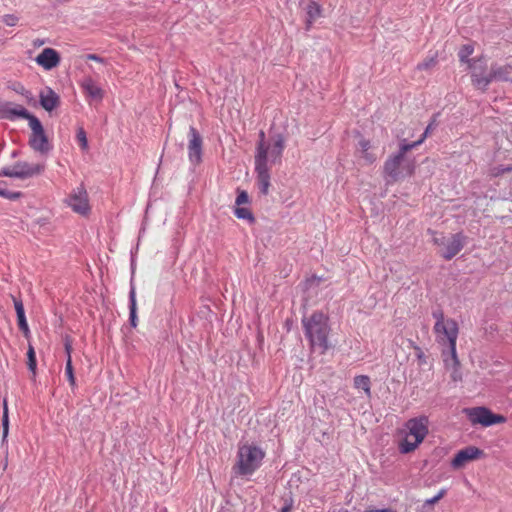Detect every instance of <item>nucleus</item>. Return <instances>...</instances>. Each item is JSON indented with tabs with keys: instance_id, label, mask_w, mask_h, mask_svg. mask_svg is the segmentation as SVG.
Listing matches in <instances>:
<instances>
[{
	"instance_id": "f257e3e1",
	"label": "nucleus",
	"mask_w": 512,
	"mask_h": 512,
	"mask_svg": "<svg viewBox=\"0 0 512 512\" xmlns=\"http://www.w3.org/2000/svg\"><path fill=\"white\" fill-rule=\"evenodd\" d=\"M302 327L311 350L325 354L331 347L329 335L331 327L328 315L322 311H314L310 316L302 318Z\"/></svg>"
},
{
	"instance_id": "f03ea898",
	"label": "nucleus",
	"mask_w": 512,
	"mask_h": 512,
	"mask_svg": "<svg viewBox=\"0 0 512 512\" xmlns=\"http://www.w3.org/2000/svg\"><path fill=\"white\" fill-rule=\"evenodd\" d=\"M259 140L256 145L255 153V173L256 183L260 193L264 196L268 195L271 186L270 168L268 166V152L270 143L266 142L265 132L260 130Z\"/></svg>"
},
{
	"instance_id": "7ed1b4c3",
	"label": "nucleus",
	"mask_w": 512,
	"mask_h": 512,
	"mask_svg": "<svg viewBox=\"0 0 512 512\" xmlns=\"http://www.w3.org/2000/svg\"><path fill=\"white\" fill-rule=\"evenodd\" d=\"M433 318L436 320L434 325V332L437 335L438 342L447 343L452 359L455 363H459L456 354V341L458 337V324L456 320L449 318L445 320L444 312L442 309H437L432 312Z\"/></svg>"
},
{
	"instance_id": "20e7f679",
	"label": "nucleus",
	"mask_w": 512,
	"mask_h": 512,
	"mask_svg": "<svg viewBox=\"0 0 512 512\" xmlns=\"http://www.w3.org/2000/svg\"><path fill=\"white\" fill-rule=\"evenodd\" d=\"M265 452L253 444H244L237 452V462L233 469L235 474L247 476L253 474L262 464Z\"/></svg>"
},
{
	"instance_id": "39448f33",
	"label": "nucleus",
	"mask_w": 512,
	"mask_h": 512,
	"mask_svg": "<svg viewBox=\"0 0 512 512\" xmlns=\"http://www.w3.org/2000/svg\"><path fill=\"white\" fill-rule=\"evenodd\" d=\"M422 142L423 138H420L419 140L412 143H408L405 139H403L399 145V150L395 154L389 156L385 161L383 166L384 174L391 178L392 181H397L400 176L399 168L404 161L405 154L422 144Z\"/></svg>"
},
{
	"instance_id": "423d86ee",
	"label": "nucleus",
	"mask_w": 512,
	"mask_h": 512,
	"mask_svg": "<svg viewBox=\"0 0 512 512\" xmlns=\"http://www.w3.org/2000/svg\"><path fill=\"white\" fill-rule=\"evenodd\" d=\"M464 412L473 425L479 424L483 427L505 423L507 420L505 416L495 414L485 406L466 408Z\"/></svg>"
},
{
	"instance_id": "0eeeda50",
	"label": "nucleus",
	"mask_w": 512,
	"mask_h": 512,
	"mask_svg": "<svg viewBox=\"0 0 512 512\" xmlns=\"http://www.w3.org/2000/svg\"><path fill=\"white\" fill-rule=\"evenodd\" d=\"M476 81L478 84L483 85L484 89H488V86L493 81L512 82V64L499 65L498 63H493L487 78L481 77Z\"/></svg>"
},
{
	"instance_id": "6e6552de",
	"label": "nucleus",
	"mask_w": 512,
	"mask_h": 512,
	"mask_svg": "<svg viewBox=\"0 0 512 512\" xmlns=\"http://www.w3.org/2000/svg\"><path fill=\"white\" fill-rule=\"evenodd\" d=\"M66 203L78 214L87 215L90 212L88 194L83 185L68 196Z\"/></svg>"
},
{
	"instance_id": "1a4fd4ad",
	"label": "nucleus",
	"mask_w": 512,
	"mask_h": 512,
	"mask_svg": "<svg viewBox=\"0 0 512 512\" xmlns=\"http://www.w3.org/2000/svg\"><path fill=\"white\" fill-rule=\"evenodd\" d=\"M188 136V157L192 164L197 165L202 161L203 139L194 126H190Z\"/></svg>"
},
{
	"instance_id": "9d476101",
	"label": "nucleus",
	"mask_w": 512,
	"mask_h": 512,
	"mask_svg": "<svg viewBox=\"0 0 512 512\" xmlns=\"http://www.w3.org/2000/svg\"><path fill=\"white\" fill-rule=\"evenodd\" d=\"M485 455L484 451L475 446H467L459 450L451 460L454 469L462 468L467 462L480 459Z\"/></svg>"
},
{
	"instance_id": "9b49d317",
	"label": "nucleus",
	"mask_w": 512,
	"mask_h": 512,
	"mask_svg": "<svg viewBox=\"0 0 512 512\" xmlns=\"http://www.w3.org/2000/svg\"><path fill=\"white\" fill-rule=\"evenodd\" d=\"M467 236L462 232L452 234L447 240L445 248L440 252L441 257L449 261L454 258L466 245Z\"/></svg>"
},
{
	"instance_id": "f8f14e48",
	"label": "nucleus",
	"mask_w": 512,
	"mask_h": 512,
	"mask_svg": "<svg viewBox=\"0 0 512 512\" xmlns=\"http://www.w3.org/2000/svg\"><path fill=\"white\" fill-rule=\"evenodd\" d=\"M406 427L409 430L408 436H413L417 443H421L428 434V418L420 416L409 419Z\"/></svg>"
},
{
	"instance_id": "ddd939ff",
	"label": "nucleus",
	"mask_w": 512,
	"mask_h": 512,
	"mask_svg": "<svg viewBox=\"0 0 512 512\" xmlns=\"http://www.w3.org/2000/svg\"><path fill=\"white\" fill-rule=\"evenodd\" d=\"M300 6L306 14L305 30L309 31L315 22L322 14V7L314 0H300Z\"/></svg>"
},
{
	"instance_id": "4468645a",
	"label": "nucleus",
	"mask_w": 512,
	"mask_h": 512,
	"mask_svg": "<svg viewBox=\"0 0 512 512\" xmlns=\"http://www.w3.org/2000/svg\"><path fill=\"white\" fill-rule=\"evenodd\" d=\"M36 63L45 70H52L60 64L61 57L58 51L53 48H45L35 58Z\"/></svg>"
},
{
	"instance_id": "2eb2a0df",
	"label": "nucleus",
	"mask_w": 512,
	"mask_h": 512,
	"mask_svg": "<svg viewBox=\"0 0 512 512\" xmlns=\"http://www.w3.org/2000/svg\"><path fill=\"white\" fill-rule=\"evenodd\" d=\"M15 178L27 179L35 175L41 174L45 170L43 164H29L24 161L16 162L14 165Z\"/></svg>"
},
{
	"instance_id": "dca6fc26",
	"label": "nucleus",
	"mask_w": 512,
	"mask_h": 512,
	"mask_svg": "<svg viewBox=\"0 0 512 512\" xmlns=\"http://www.w3.org/2000/svg\"><path fill=\"white\" fill-rule=\"evenodd\" d=\"M39 103L47 112H51L60 105L59 95L50 87H45L39 93Z\"/></svg>"
},
{
	"instance_id": "f3484780",
	"label": "nucleus",
	"mask_w": 512,
	"mask_h": 512,
	"mask_svg": "<svg viewBox=\"0 0 512 512\" xmlns=\"http://www.w3.org/2000/svg\"><path fill=\"white\" fill-rule=\"evenodd\" d=\"M469 67L472 69V73H471L472 84L476 88L485 92L487 89H484L483 85L478 84V82L476 80L480 79L481 77L487 78V74L485 73L486 69H487L486 60L483 57H479L477 59H472V63L469 65Z\"/></svg>"
},
{
	"instance_id": "a211bd4d",
	"label": "nucleus",
	"mask_w": 512,
	"mask_h": 512,
	"mask_svg": "<svg viewBox=\"0 0 512 512\" xmlns=\"http://www.w3.org/2000/svg\"><path fill=\"white\" fill-rule=\"evenodd\" d=\"M285 148V138L282 134L272 137V144L268 152V162L276 164L281 162L282 154Z\"/></svg>"
},
{
	"instance_id": "6ab92c4d",
	"label": "nucleus",
	"mask_w": 512,
	"mask_h": 512,
	"mask_svg": "<svg viewBox=\"0 0 512 512\" xmlns=\"http://www.w3.org/2000/svg\"><path fill=\"white\" fill-rule=\"evenodd\" d=\"M29 145L34 151L42 154H47L52 149L45 131L41 132V134H31Z\"/></svg>"
},
{
	"instance_id": "aec40b11",
	"label": "nucleus",
	"mask_w": 512,
	"mask_h": 512,
	"mask_svg": "<svg viewBox=\"0 0 512 512\" xmlns=\"http://www.w3.org/2000/svg\"><path fill=\"white\" fill-rule=\"evenodd\" d=\"M81 87L86 94L87 97L92 100L100 102L103 99L104 92L100 86H98L95 81L88 77L85 78L81 84Z\"/></svg>"
},
{
	"instance_id": "412c9836",
	"label": "nucleus",
	"mask_w": 512,
	"mask_h": 512,
	"mask_svg": "<svg viewBox=\"0 0 512 512\" xmlns=\"http://www.w3.org/2000/svg\"><path fill=\"white\" fill-rule=\"evenodd\" d=\"M0 111L3 112V117L14 120L16 118L27 119L30 115V112L21 105H16L14 107H10V103H5L1 105Z\"/></svg>"
},
{
	"instance_id": "4be33fe9",
	"label": "nucleus",
	"mask_w": 512,
	"mask_h": 512,
	"mask_svg": "<svg viewBox=\"0 0 512 512\" xmlns=\"http://www.w3.org/2000/svg\"><path fill=\"white\" fill-rule=\"evenodd\" d=\"M129 321L132 327L137 326V307H136V293L134 287H131L129 292Z\"/></svg>"
},
{
	"instance_id": "5701e85b",
	"label": "nucleus",
	"mask_w": 512,
	"mask_h": 512,
	"mask_svg": "<svg viewBox=\"0 0 512 512\" xmlns=\"http://www.w3.org/2000/svg\"><path fill=\"white\" fill-rule=\"evenodd\" d=\"M354 387L356 389H362L367 397H371V381L367 375L354 377Z\"/></svg>"
},
{
	"instance_id": "b1692460",
	"label": "nucleus",
	"mask_w": 512,
	"mask_h": 512,
	"mask_svg": "<svg viewBox=\"0 0 512 512\" xmlns=\"http://www.w3.org/2000/svg\"><path fill=\"white\" fill-rule=\"evenodd\" d=\"M234 214L238 219L247 220L250 224H254L256 221L255 216L249 208L236 207L234 209Z\"/></svg>"
},
{
	"instance_id": "393cba45",
	"label": "nucleus",
	"mask_w": 512,
	"mask_h": 512,
	"mask_svg": "<svg viewBox=\"0 0 512 512\" xmlns=\"http://www.w3.org/2000/svg\"><path fill=\"white\" fill-rule=\"evenodd\" d=\"M27 366L28 369L32 372L33 377L36 375V368H37V360H36V354L34 347L29 344L28 350H27Z\"/></svg>"
},
{
	"instance_id": "a878e982",
	"label": "nucleus",
	"mask_w": 512,
	"mask_h": 512,
	"mask_svg": "<svg viewBox=\"0 0 512 512\" xmlns=\"http://www.w3.org/2000/svg\"><path fill=\"white\" fill-rule=\"evenodd\" d=\"M14 90L18 94L22 95L26 99V101L29 105H33V106L36 105V99H35L34 95L32 94V92L27 90L22 84L18 83L15 86Z\"/></svg>"
},
{
	"instance_id": "bb28decb",
	"label": "nucleus",
	"mask_w": 512,
	"mask_h": 512,
	"mask_svg": "<svg viewBox=\"0 0 512 512\" xmlns=\"http://www.w3.org/2000/svg\"><path fill=\"white\" fill-rule=\"evenodd\" d=\"M473 51L474 47L472 45H463L458 52L459 60L470 65L472 63V59H469V56L473 53Z\"/></svg>"
},
{
	"instance_id": "cd10ccee",
	"label": "nucleus",
	"mask_w": 512,
	"mask_h": 512,
	"mask_svg": "<svg viewBox=\"0 0 512 512\" xmlns=\"http://www.w3.org/2000/svg\"><path fill=\"white\" fill-rule=\"evenodd\" d=\"M420 443H417L416 440L413 442L408 439V437L404 438L399 444V451L402 454H408L414 451Z\"/></svg>"
},
{
	"instance_id": "c85d7f7f",
	"label": "nucleus",
	"mask_w": 512,
	"mask_h": 512,
	"mask_svg": "<svg viewBox=\"0 0 512 512\" xmlns=\"http://www.w3.org/2000/svg\"><path fill=\"white\" fill-rule=\"evenodd\" d=\"M26 120H28L29 126L32 130L31 134H41V132L45 131L41 121L35 115L30 113Z\"/></svg>"
},
{
	"instance_id": "c756f323",
	"label": "nucleus",
	"mask_w": 512,
	"mask_h": 512,
	"mask_svg": "<svg viewBox=\"0 0 512 512\" xmlns=\"http://www.w3.org/2000/svg\"><path fill=\"white\" fill-rule=\"evenodd\" d=\"M2 430L3 440L7 437L9 431V416H8V405L6 398L3 400V415H2Z\"/></svg>"
},
{
	"instance_id": "7c9ffc66",
	"label": "nucleus",
	"mask_w": 512,
	"mask_h": 512,
	"mask_svg": "<svg viewBox=\"0 0 512 512\" xmlns=\"http://www.w3.org/2000/svg\"><path fill=\"white\" fill-rule=\"evenodd\" d=\"M436 64H437V58H436V56H432V57H428V58L424 59L422 62L418 63L416 69L419 71L429 70V69L435 67Z\"/></svg>"
},
{
	"instance_id": "2f4dec72",
	"label": "nucleus",
	"mask_w": 512,
	"mask_h": 512,
	"mask_svg": "<svg viewBox=\"0 0 512 512\" xmlns=\"http://www.w3.org/2000/svg\"><path fill=\"white\" fill-rule=\"evenodd\" d=\"M65 374L68 378V381L72 387L76 385V379L74 376V369L72 365V358L69 356V359L66 360V366H65Z\"/></svg>"
},
{
	"instance_id": "473e14b6",
	"label": "nucleus",
	"mask_w": 512,
	"mask_h": 512,
	"mask_svg": "<svg viewBox=\"0 0 512 512\" xmlns=\"http://www.w3.org/2000/svg\"><path fill=\"white\" fill-rule=\"evenodd\" d=\"M12 301L14 303V308L16 311L17 318L25 317V309L23 305V301L21 298H17L14 295H11Z\"/></svg>"
},
{
	"instance_id": "72a5a7b5",
	"label": "nucleus",
	"mask_w": 512,
	"mask_h": 512,
	"mask_svg": "<svg viewBox=\"0 0 512 512\" xmlns=\"http://www.w3.org/2000/svg\"><path fill=\"white\" fill-rule=\"evenodd\" d=\"M23 196V193L20 191H9L6 189L0 188V197L9 199V200H17Z\"/></svg>"
},
{
	"instance_id": "f704fd0d",
	"label": "nucleus",
	"mask_w": 512,
	"mask_h": 512,
	"mask_svg": "<svg viewBox=\"0 0 512 512\" xmlns=\"http://www.w3.org/2000/svg\"><path fill=\"white\" fill-rule=\"evenodd\" d=\"M237 193L238 194H237V197H236V200H235V204H236L237 207H240L243 204L250 203L249 195H248V193L245 190L238 189Z\"/></svg>"
},
{
	"instance_id": "c9c22d12",
	"label": "nucleus",
	"mask_w": 512,
	"mask_h": 512,
	"mask_svg": "<svg viewBox=\"0 0 512 512\" xmlns=\"http://www.w3.org/2000/svg\"><path fill=\"white\" fill-rule=\"evenodd\" d=\"M17 323H18L19 329L23 332L24 336L26 338H29V336H30V329H29V326H28V323H27V320H26V316L25 317H21V318H17Z\"/></svg>"
},
{
	"instance_id": "e433bc0d",
	"label": "nucleus",
	"mask_w": 512,
	"mask_h": 512,
	"mask_svg": "<svg viewBox=\"0 0 512 512\" xmlns=\"http://www.w3.org/2000/svg\"><path fill=\"white\" fill-rule=\"evenodd\" d=\"M17 323H18L19 329L23 332L24 336L26 338H29V336H30V329H29V326H28V323H27V320H26V316L25 317H21V318H17Z\"/></svg>"
},
{
	"instance_id": "4c0bfd02",
	"label": "nucleus",
	"mask_w": 512,
	"mask_h": 512,
	"mask_svg": "<svg viewBox=\"0 0 512 512\" xmlns=\"http://www.w3.org/2000/svg\"><path fill=\"white\" fill-rule=\"evenodd\" d=\"M76 138H77L81 148L87 149L88 142H87L86 132L84 131L83 128H79V130L77 131Z\"/></svg>"
},
{
	"instance_id": "58836bf2",
	"label": "nucleus",
	"mask_w": 512,
	"mask_h": 512,
	"mask_svg": "<svg viewBox=\"0 0 512 512\" xmlns=\"http://www.w3.org/2000/svg\"><path fill=\"white\" fill-rule=\"evenodd\" d=\"M19 18L14 14H5L3 16V22L7 26H15L18 23Z\"/></svg>"
},
{
	"instance_id": "ea45409f",
	"label": "nucleus",
	"mask_w": 512,
	"mask_h": 512,
	"mask_svg": "<svg viewBox=\"0 0 512 512\" xmlns=\"http://www.w3.org/2000/svg\"><path fill=\"white\" fill-rule=\"evenodd\" d=\"M445 494H446V490L441 489L437 495H435L434 497H432L430 499H427L424 503V506L433 505V504L437 503L440 499H442L444 497Z\"/></svg>"
},
{
	"instance_id": "a19ab883",
	"label": "nucleus",
	"mask_w": 512,
	"mask_h": 512,
	"mask_svg": "<svg viewBox=\"0 0 512 512\" xmlns=\"http://www.w3.org/2000/svg\"><path fill=\"white\" fill-rule=\"evenodd\" d=\"M510 171H512L511 166L504 167V166L500 165V166L493 168L492 175L495 177H498V176L503 175L504 173L510 172Z\"/></svg>"
},
{
	"instance_id": "79ce46f5",
	"label": "nucleus",
	"mask_w": 512,
	"mask_h": 512,
	"mask_svg": "<svg viewBox=\"0 0 512 512\" xmlns=\"http://www.w3.org/2000/svg\"><path fill=\"white\" fill-rule=\"evenodd\" d=\"M293 508V499L291 496L284 498V506L279 512H291Z\"/></svg>"
},
{
	"instance_id": "37998d69",
	"label": "nucleus",
	"mask_w": 512,
	"mask_h": 512,
	"mask_svg": "<svg viewBox=\"0 0 512 512\" xmlns=\"http://www.w3.org/2000/svg\"><path fill=\"white\" fill-rule=\"evenodd\" d=\"M1 176L15 178V170H14V167H13L12 169H10V168H8V167L2 168V169L0 170V177H1Z\"/></svg>"
},
{
	"instance_id": "c03bdc74",
	"label": "nucleus",
	"mask_w": 512,
	"mask_h": 512,
	"mask_svg": "<svg viewBox=\"0 0 512 512\" xmlns=\"http://www.w3.org/2000/svg\"><path fill=\"white\" fill-rule=\"evenodd\" d=\"M414 349L416 351V357L419 360V363L420 364L426 363V356H425L424 352L422 351V349L418 346H415Z\"/></svg>"
},
{
	"instance_id": "a18cd8bd",
	"label": "nucleus",
	"mask_w": 512,
	"mask_h": 512,
	"mask_svg": "<svg viewBox=\"0 0 512 512\" xmlns=\"http://www.w3.org/2000/svg\"><path fill=\"white\" fill-rule=\"evenodd\" d=\"M447 240L448 239H446V237L443 234H441L440 237H434L433 242H434L435 245L443 246L445 248Z\"/></svg>"
},
{
	"instance_id": "49530a36",
	"label": "nucleus",
	"mask_w": 512,
	"mask_h": 512,
	"mask_svg": "<svg viewBox=\"0 0 512 512\" xmlns=\"http://www.w3.org/2000/svg\"><path fill=\"white\" fill-rule=\"evenodd\" d=\"M64 349L67 354V359H69V356H71V353H72V343L69 338L65 339Z\"/></svg>"
},
{
	"instance_id": "de8ad7c7",
	"label": "nucleus",
	"mask_w": 512,
	"mask_h": 512,
	"mask_svg": "<svg viewBox=\"0 0 512 512\" xmlns=\"http://www.w3.org/2000/svg\"><path fill=\"white\" fill-rule=\"evenodd\" d=\"M359 147L361 148L362 152H367L370 148V141L366 139H361L359 141Z\"/></svg>"
},
{
	"instance_id": "09e8293b",
	"label": "nucleus",
	"mask_w": 512,
	"mask_h": 512,
	"mask_svg": "<svg viewBox=\"0 0 512 512\" xmlns=\"http://www.w3.org/2000/svg\"><path fill=\"white\" fill-rule=\"evenodd\" d=\"M87 59L88 60L97 61V62H100V63L104 62V59L101 58L100 56L96 55V54H88L87 55Z\"/></svg>"
},
{
	"instance_id": "8fccbe9b",
	"label": "nucleus",
	"mask_w": 512,
	"mask_h": 512,
	"mask_svg": "<svg viewBox=\"0 0 512 512\" xmlns=\"http://www.w3.org/2000/svg\"><path fill=\"white\" fill-rule=\"evenodd\" d=\"M363 157L369 162V163H373L375 161V156L371 153H369L368 151L367 152H363Z\"/></svg>"
},
{
	"instance_id": "3c124183",
	"label": "nucleus",
	"mask_w": 512,
	"mask_h": 512,
	"mask_svg": "<svg viewBox=\"0 0 512 512\" xmlns=\"http://www.w3.org/2000/svg\"><path fill=\"white\" fill-rule=\"evenodd\" d=\"M364 512H396V511H394L391 508H385V509H370V510H366Z\"/></svg>"
},
{
	"instance_id": "603ef678",
	"label": "nucleus",
	"mask_w": 512,
	"mask_h": 512,
	"mask_svg": "<svg viewBox=\"0 0 512 512\" xmlns=\"http://www.w3.org/2000/svg\"><path fill=\"white\" fill-rule=\"evenodd\" d=\"M431 127H432V124H429L427 126V128L425 129L424 133L422 134V136L420 138H423V141L425 140V138L427 137L429 131H431Z\"/></svg>"
},
{
	"instance_id": "864d4df0",
	"label": "nucleus",
	"mask_w": 512,
	"mask_h": 512,
	"mask_svg": "<svg viewBox=\"0 0 512 512\" xmlns=\"http://www.w3.org/2000/svg\"><path fill=\"white\" fill-rule=\"evenodd\" d=\"M45 43L44 40L37 39L34 41V46H41Z\"/></svg>"
},
{
	"instance_id": "5fc2aeb1",
	"label": "nucleus",
	"mask_w": 512,
	"mask_h": 512,
	"mask_svg": "<svg viewBox=\"0 0 512 512\" xmlns=\"http://www.w3.org/2000/svg\"><path fill=\"white\" fill-rule=\"evenodd\" d=\"M258 341L259 342H262L263 341V336L261 333L258 334Z\"/></svg>"
},
{
	"instance_id": "6e6d98bb",
	"label": "nucleus",
	"mask_w": 512,
	"mask_h": 512,
	"mask_svg": "<svg viewBox=\"0 0 512 512\" xmlns=\"http://www.w3.org/2000/svg\"><path fill=\"white\" fill-rule=\"evenodd\" d=\"M337 512H349V511L345 508H340Z\"/></svg>"
},
{
	"instance_id": "4d7b16f0",
	"label": "nucleus",
	"mask_w": 512,
	"mask_h": 512,
	"mask_svg": "<svg viewBox=\"0 0 512 512\" xmlns=\"http://www.w3.org/2000/svg\"><path fill=\"white\" fill-rule=\"evenodd\" d=\"M179 150H180V151H182V150H183V145H182V144L179 146Z\"/></svg>"
},
{
	"instance_id": "13d9d810",
	"label": "nucleus",
	"mask_w": 512,
	"mask_h": 512,
	"mask_svg": "<svg viewBox=\"0 0 512 512\" xmlns=\"http://www.w3.org/2000/svg\"><path fill=\"white\" fill-rule=\"evenodd\" d=\"M413 173V168L409 170V174L411 175Z\"/></svg>"
}]
</instances>
